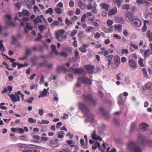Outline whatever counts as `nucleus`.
Returning a JSON list of instances; mask_svg holds the SVG:
<instances>
[{
  "label": "nucleus",
  "instance_id": "4468645a",
  "mask_svg": "<svg viewBox=\"0 0 152 152\" xmlns=\"http://www.w3.org/2000/svg\"><path fill=\"white\" fill-rule=\"evenodd\" d=\"M139 126L141 130L144 131L147 129L148 126L147 124L143 123L140 124Z\"/></svg>",
  "mask_w": 152,
  "mask_h": 152
},
{
  "label": "nucleus",
  "instance_id": "09e8293b",
  "mask_svg": "<svg viewBox=\"0 0 152 152\" xmlns=\"http://www.w3.org/2000/svg\"><path fill=\"white\" fill-rule=\"evenodd\" d=\"M113 23V21L110 19L108 20L107 22V24L109 26H111Z\"/></svg>",
  "mask_w": 152,
  "mask_h": 152
},
{
  "label": "nucleus",
  "instance_id": "cd10ccee",
  "mask_svg": "<svg viewBox=\"0 0 152 152\" xmlns=\"http://www.w3.org/2000/svg\"><path fill=\"white\" fill-rule=\"evenodd\" d=\"M65 133L64 131H60L57 133V137L59 138H63L64 137V135Z\"/></svg>",
  "mask_w": 152,
  "mask_h": 152
},
{
  "label": "nucleus",
  "instance_id": "f03ea898",
  "mask_svg": "<svg viewBox=\"0 0 152 152\" xmlns=\"http://www.w3.org/2000/svg\"><path fill=\"white\" fill-rule=\"evenodd\" d=\"M6 18L5 22L7 26H15V25L14 23L11 20V17L10 15H6L4 16Z\"/></svg>",
  "mask_w": 152,
  "mask_h": 152
},
{
  "label": "nucleus",
  "instance_id": "c756f323",
  "mask_svg": "<svg viewBox=\"0 0 152 152\" xmlns=\"http://www.w3.org/2000/svg\"><path fill=\"white\" fill-rule=\"evenodd\" d=\"M65 78L68 81H70L73 79V76L71 74H67L65 76Z\"/></svg>",
  "mask_w": 152,
  "mask_h": 152
},
{
  "label": "nucleus",
  "instance_id": "f704fd0d",
  "mask_svg": "<svg viewBox=\"0 0 152 152\" xmlns=\"http://www.w3.org/2000/svg\"><path fill=\"white\" fill-rule=\"evenodd\" d=\"M28 64L27 63H25L24 64H20L19 63H17V65L18 66V69H19L25 66H28Z\"/></svg>",
  "mask_w": 152,
  "mask_h": 152
},
{
  "label": "nucleus",
  "instance_id": "9d476101",
  "mask_svg": "<svg viewBox=\"0 0 152 152\" xmlns=\"http://www.w3.org/2000/svg\"><path fill=\"white\" fill-rule=\"evenodd\" d=\"M69 71L71 72L77 74H81L84 72L83 69H82L76 68L74 69L72 67L70 68Z\"/></svg>",
  "mask_w": 152,
  "mask_h": 152
},
{
  "label": "nucleus",
  "instance_id": "603ef678",
  "mask_svg": "<svg viewBox=\"0 0 152 152\" xmlns=\"http://www.w3.org/2000/svg\"><path fill=\"white\" fill-rule=\"evenodd\" d=\"M83 32L82 31H80L79 32L78 34L77 35V37L80 39V40L83 37Z\"/></svg>",
  "mask_w": 152,
  "mask_h": 152
},
{
  "label": "nucleus",
  "instance_id": "79ce46f5",
  "mask_svg": "<svg viewBox=\"0 0 152 152\" xmlns=\"http://www.w3.org/2000/svg\"><path fill=\"white\" fill-rule=\"evenodd\" d=\"M38 28L41 32H42L43 30L46 29V27L45 26L42 25L38 26Z\"/></svg>",
  "mask_w": 152,
  "mask_h": 152
},
{
  "label": "nucleus",
  "instance_id": "ea45409f",
  "mask_svg": "<svg viewBox=\"0 0 152 152\" xmlns=\"http://www.w3.org/2000/svg\"><path fill=\"white\" fill-rule=\"evenodd\" d=\"M148 1L145 0H137L136 3L138 5H140L141 4L146 3Z\"/></svg>",
  "mask_w": 152,
  "mask_h": 152
},
{
  "label": "nucleus",
  "instance_id": "20e7f679",
  "mask_svg": "<svg viewBox=\"0 0 152 152\" xmlns=\"http://www.w3.org/2000/svg\"><path fill=\"white\" fill-rule=\"evenodd\" d=\"M78 107L84 113L85 115H87L89 113V110L87 107L83 104L80 103Z\"/></svg>",
  "mask_w": 152,
  "mask_h": 152
},
{
  "label": "nucleus",
  "instance_id": "de8ad7c7",
  "mask_svg": "<svg viewBox=\"0 0 152 152\" xmlns=\"http://www.w3.org/2000/svg\"><path fill=\"white\" fill-rule=\"evenodd\" d=\"M143 59L140 58L139 59L138 61L139 64L142 67H143L144 66V65L143 63Z\"/></svg>",
  "mask_w": 152,
  "mask_h": 152
},
{
  "label": "nucleus",
  "instance_id": "9b49d317",
  "mask_svg": "<svg viewBox=\"0 0 152 152\" xmlns=\"http://www.w3.org/2000/svg\"><path fill=\"white\" fill-rule=\"evenodd\" d=\"M15 95L14 94L10 95L9 94L10 97L12 101L13 102H16L17 101H20V97L19 96L16 94V93H15Z\"/></svg>",
  "mask_w": 152,
  "mask_h": 152
},
{
  "label": "nucleus",
  "instance_id": "6ab92c4d",
  "mask_svg": "<svg viewBox=\"0 0 152 152\" xmlns=\"http://www.w3.org/2000/svg\"><path fill=\"white\" fill-rule=\"evenodd\" d=\"M117 12V9L116 8H114L110 9L108 13V14L110 15H113L115 14Z\"/></svg>",
  "mask_w": 152,
  "mask_h": 152
},
{
  "label": "nucleus",
  "instance_id": "a19ab883",
  "mask_svg": "<svg viewBox=\"0 0 152 152\" xmlns=\"http://www.w3.org/2000/svg\"><path fill=\"white\" fill-rule=\"evenodd\" d=\"M147 36L148 38H149V41L151 42H152V37H151L150 35V30H148L147 32Z\"/></svg>",
  "mask_w": 152,
  "mask_h": 152
},
{
  "label": "nucleus",
  "instance_id": "393cba45",
  "mask_svg": "<svg viewBox=\"0 0 152 152\" xmlns=\"http://www.w3.org/2000/svg\"><path fill=\"white\" fill-rule=\"evenodd\" d=\"M115 30L118 31V32H120L122 29V25L121 24H115L114 26Z\"/></svg>",
  "mask_w": 152,
  "mask_h": 152
},
{
  "label": "nucleus",
  "instance_id": "4d7b16f0",
  "mask_svg": "<svg viewBox=\"0 0 152 152\" xmlns=\"http://www.w3.org/2000/svg\"><path fill=\"white\" fill-rule=\"evenodd\" d=\"M65 23L68 25H69L72 23V22L68 18H66L65 19Z\"/></svg>",
  "mask_w": 152,
  "mask_h": 152
},
{
  "label": "nucleus",
  "instance_id": "f8f14e48",
  "mask_svg": "<svg viewBox=\"0 0 152 152\" xmlns=\"http://www.w3.org/2000/svg\"><path fill=\"white\" fill-rule=\"evenodd\" d=\"M127 148L130 150L133 151L136 147H138L136 145L135 143L133 142H130L127 145Z\"/></svg>",
  "mask_w": 152,
  "mask_h": 152
},
{
  "label": "nucleus",
  "instance_id": "72a5a7b5",
  "mask_svg": "<svg viewBox=\"0 0 152 152\" xmlns=\"http://www.w3.org/2000/svg\"><path fill=\"white\" fill-rule=\"evenodd\" d=\"M27 145L26 144L22 143H18L16 145L17 147L20 148H26L27 147Z\"/></svg>",
  "mask_w": 152,
  "mask_h": 152
},
{
  "label": "nucleus",
  "instance_id": "338daca9",
  "mask_svg": "<svg viewBox=\"0 0 152 152\" xmlns=\"http://www.w3.org/2000/svg\"><path fill=\"white\" fill-rule=\"evenodd\" d=\"M130 45L133 48H134V49H135V50H137L138 48V47L137 45L132 43H130Z\"/></svg>",
  "mask_w": 152,
  "mask_h": 152
},
{
  "label": "nucleus",
  "instance_id": "c9c22d12",
  "mask_svg": "<svg viewBox=\"0 0 152 152\" xmlns=\"http://www.w3.org/2000/svg\"><path fill=\"white\" fill-rule=\"evenodd\" d=\"M150 51V50L149 49L145 51L144 53V55L145 58H146L150 56L149 54Z\"/></svg>",
  "mask_w": 152,
  "mask_h": 152
},
{
  "label": "nucleus",
  "instance_id": "f3484780",
  "mask_svg": "<svg viewBox=\"0 0 152 152\" xmlns=\"http://www.w3.org/2000/svg\"><path fill=\"white\" fill-rule=\"evenodd\" d=\"M33 21L35 25H37L39 23H43L42 19L39 18V17L38 16H37L35 19H34Z\"/></svg>",
  "mask_w": 152,
  "mask_h": 152
},
{
  "label": "nucleus",
  "instance_id": "ddd939ff",
  "mask_svg": "<svg viewBox=\"0 0 152 152\" xmlns=\"http://www.w3.org/2000/svg\"><path fill=\"white\" fill-rule=\"evenodd\" d=\"M85 68L88 70V73L91 74L93 72V70L94 69V66H91L88 65H87L85 66Z\"/></svg>",
  "mask_w": 152,
  "mask_h": 152
},
{
  "label": "nucleus",
  "instance_id": "bb28decb",
  "mask_svg": "<svg viewBox=\"0 0 152 152\" xmlns=\"http://www.w3.org/2000/svg\"><path fill=\"white\" fill-rule=\"evenodd\" d=\"M124 102V101L123 99L122 95L121 94H120L118 99V103L119 104H123Z\"/></svg>",
  "mask_w": 152,
  "mask_h": 152
},
{
  "label": "nucleus",
  "instance_id": "13d9d810",
  "mask_svg": "<svg viewBox=\"0 0 152 152\" xmlns=\"http://www.w3.org/2000/svg\"><path fill=\"white\" fill-rule=\"evenodd\" d=\"M18 128H14L12 127L11 129V131L13 132H17L18 133Z\"/></svg>",
  "mask_w": 152,
  "mask_h": 152
},
{
  "label": "nucleus",
  "instance_id": "c85d7f7f",
  "mask_svg": "<svg viewBox=\"0 0 152 152\" xmlns=\"http://www.w3.org/2000/svg\"><path fill=\"white\" fill-rule=\"evenodd\" d=\"M75 54L74 60H77L80 58V56L79 55V53L78 51L77 50H75Z\"/></svg>",
  "mask_w": 152,
  "mask_h": 152
},
{
  "label": "nucleus",
  "instance_id": "a211bd4d",
  "mask_svg": "<svg viewBox=\"0 0 152 152\" xmlns=\"http://www.w3.org/2000/svg\"><path fill=\"white\" fill-rule=\"evenodd\" d=\"M62 71H64L65 72H67V70L63 66H58L57 69V72H59Z\"/></svg>",
  "mask_w": 152,
  "mask_h": 152
},
{
  "label": "nucleus",
  "instance_id": "a18cd8bd",
  "mask_svg": "<svg viewBox=\"0 0 152 152\" xmlns=\"http://www.w3.org/2000/svg\"><path fill=\"white\" fill-rule=\"evenodd\" d=\"M92 138L95 140H97L96 134V130L94 131L93 133L91 134Z\"/></svg>",
  "mask_w": 152,
  "mask_h": 152
},
{
  "label": "nucleus",
  "instance_id": "774afa93",
  "mask_svg": "<svg viewBox=\"0 0 152 152\" xmlns=\"http://www.w3.org/2000/svg\"><path fill=\"white\" fill-rule=\"evenodd\" d=\"M113 121L115 125H119L120 122L116 118H114Z\"/></svg>",
  "mask_w": 152,
  "mask_h": 152
},
{
  "label": "nucleus",
  "instance_id": "49530a36",
  "mask_svg": "<svg viewBox=\"0 0 152 152\" xmlns=\"http://www.w3.org/2000/svg\"><path fill=\"white\" fill-rule=\"evenodd\" d=\"M110 65H111L112 68L114 69H116L119 65L115 62L113 63V62Z\"/></svg>",
  "mask_w": 152,
  "mask_h": 152
},
{
  "label": "nucleus",
  "instance_id": "58836bf2",
  "mask_svg": "<svg viewBox=\"0 0 152 152\" xmlns=\"http://www.w3.org/2000/svg\"><path fill=\"white\" fill-rule=\"evenodd\" d=\"M33 10L35 13L38 14L40 12L39 9L37 6L36 5H35L34 6Z\"/></svg>",
  "mask_w": 152,
  "mask_h": 152
},
{
  "label": "nucleus",
  "instance_id": "37998d69",
  "mask_svg": "<svg viewBox=\"0 0 152 152\" xmlns=\"http://www.w3.org/2000/svg\"><path fill=\"white\" fill-rule=\"evenodd\" d=\"M133 151V152H142V150L140 147H138L135 148Z\"/></svg>",
  "mask_w": 152,
  "mask_h": 152
},
{
  "label": "nucleus",
  "instance_id": "680f3d73",
  "mask_svg": "<svg viewBox=\"0 0 152 152\" xmlns=\"http://www.w3.org/2000/svg\"><path fill=\"white\" fill-rule=\"evenodd\" d=\"M79 49L82 53H85L87 51L86 49L83 47L79 48Z\"/></svg>",
  "mask_w": 152,
  "mask_h": 152
},
{
  "label": "nucleus",
  "instance_id": "412c9836",
  "mask_svg": "<svg viewBox=\"0 0 152 152\" xmlns=\"http://www.w3.org/2000/svg\"><path fill=\"white\" fill-rule=\"evenodd\" d=\"M115 22L117 23L123 24L125 22L124 19L123 17H117L115 18Z\"/></svg>",
  "mask_w": 152,
  "mask_h": 152
},
{
  "label": "nucleus",
  "instance_id": "bf43d9fd",
  "mask_svg": "<svg viewBox=\"0 0 152 152\" xmlns=\"http://www.w3.org/2000/svg\"><path fill=\"white\" fill-rule=\"evenodd\" d=\"M94 28L93 27L88 26L87 27L86 30V31L88 32H90L92 30H93Z\"/></svg>",
  "mask_w": 152,
  "mask_h": 152
},
{
  "label": "nucleus",
  "instance_id": "6e6552de",
  "mask_svg": "<svg viewBox=\"0 0 152 152\" xmlns=\"http://www.w3.org/2000/svg\"><path fill=\"white\" fill-rule=\"evenodd\" d=\"M129 63L130 67L132 69L134 70L137 67V63L136 61L133 59H130L129 61Z\"/></svg>",
  "mask_w": 152,
  "mask_h": 152
},
{
  "label": "nucleus",
  "instance_id": "7ed1b4c3",
  "mask_svg": "<svg viewBox=\"0 0 152 152\" xmlns=\"http://www.w3.org/2000/svg\"><path fill=\"white\" fill-rule=\"evenodd\" d=\"M78 81L80 83L91 84V80L88 77L82 76L78 78Z\"/></svg>",
  "mask_w": 152,
  "mask_h": 152
},
{
  "label": "nucleus",
  "instance_id": "b1692460",
  "mask_svg": "<svg viewBox=\"0 0 152 152\" xmlns=\"http://www.w3.org/2000/svg\"><path fill=\"white\" fill-rule=\"evenodd\" d=\"M100 6L102 7V8L105 9L106 11H108L109 6L107 4L104 3H101L100 4Z\"/></svg>",
  "mask_w": 152,
  "mask_h": 152
},
{
  "label": "nucleus",
  "instance_id": "6e6d98bb",
  "mask_svg": "<svg viewBox=\"0 0 152 152\" xmlns=\"http://www.w3.org/2000/svg\"><path fill=\"white\" fill-rule=\"evenodd\" d=\"M31 53V51L30 49L28 48H26V51L25 56L27 57V56L29 55Z\"/></svg>",
  "mask_w": 152,
  "mask_h": 152
},
{
  "label": "nucleus",
  "instance_id": "5701e85b",
  "mask_svg": "<svg viewBox=\"0 0 152 152\" xmlns=\"http://www.w3.org/2000/svg\"><path fill=\"white\" fill-rule=\"evenodd\" d=\"M48 88L47 89H46L45 88L44 89L43 91L41 92L40 94L41 96L42 97L45 96L47 95V94H49V93L48 91Z\"/></svg>",
  "mask_w": 152,
  "mask_h": 152
},
{
  "label": "nucleus",
  "instance_id": "c03bdc74",
  "mask_svg": "<svg viewBox=\"0 0 152 152\" xmlns=\"http://www.w3.org/2000/svg\"><path fill=\"white\" fill-rule=\"evenodd\" d=\"M54 11L56 13L58 14H61L62 12L61 8H56L54 9Z\"/></svg>",
  "mask_w": 152,
  "mask_h": 152
},
{
  "label": "nucleus",
  "instance_id": "e2e57ef3",
  "mask_svg": "<svg viewBox=\"0 0 152 152\" xmlns=\"http://www.w3.org/2000/svg\"><path fill=\"white\" fill-rule=\"evenodd\" d=\"M22 13L24 15L26 16H28L29 15V12L27 10H23L22 12Z\"/></svg>",
  "mask_w": 152,
  "mask_h": 152
},
{
  "label": "nucleus",
  "instance_id": "a878e982",
  "mask_svg": "<svg viewBox=\"0 0 152 152\" xmlns=\"http://www.w3.org/2000/svg\"><path fill=\"white\" fill-rule=\"evenodd\" d=\"M78 4L82 10H84L85 7V4L81 0L78 1Z\"/></svg>",
  "mask_w": 152,
  "mask_h": 152
},
{
  "label": "nucleus",
  "instance_id": "7c9ffc66",
  "mask_svg": "<svg viewBox=\"0 0 152 152\" xmlns=\"http://www.w3.org/2000/svg\"><path fill=\"white\" fill-rule=\"evenodd\" d=\"M51 48L52 50L57 55H59V53L58 52L57 50H56V47L55 45H51Z\"/></svg>",
  "mask_w": 152,
  "mask_h": 152
},
{
  "label": "nucleus",
  "instance_id": "0eeeda50",
  "mask_svg": "<svg viewBox=\"0 0 152 152\" xmlns=\"http://www.w3.org/2000/svg\"><path fill=\"white\" fill-rule=\"evenodd\" d=\"M144 91L149 90L148 93L151 95L152 94V84L151 83H148L145 85L143 87Z\"/></svg>",
  "mask_w": 152,
  "mask_h": 152
},
{
  "label": "nucleus",
  "instance_id": "dca6fc26",
  "mask_svg": "<svg viewBox=\"0 0 152 152\" xmlns=\"http://www.w3.org/2000/svg\"><path fill=\"white\" fill-rule=\"evenodd\" d=\"M113 58V56L112 55H110L105 57V59L107 61H108V65L109 66L111 64L112 62V59Z\"/></svg>",
  "mask_w": 152,
  "mask_h": 152
},
{
  "label": "nucleus",
  "instance_id": "473e14b6",
  "mask_svg": "<svg viewBox=\"0 0 152 152\" xmlns=\"http://www.w3.org/2000/svg\"><path fill=\"white\" fill-rule=\"evenodd\" d=\"M113 1L117 4L118 7L119 8L121 6V4L123 1V0H113Z\"/></svg>",
  "mask_w": 152,
  "mask_h": 152
},
{
  "label": "nucleus",
  "instance_id": "2eb2a0df",
  "mask_svg": "<svg viewBox=\"0 0 152 152\" xmlns=\"http://www.w3.org/2000/svg\"><path fill=\"white\" fill-rule=\"evenodd\" d=\"M100 111L102 113V115L107 119L109 117V114L108 112L104 110V109L102 107H100L99 109Z\"/></svg>",
  "mask_w": 152,
  "mask_h": 152
},
{
  "label": "nucleus",
  "instance_id": "864d4df0",
  "mask_svg": "<svg viewBox=\"0 0 152 152\" xmlns=\"http://www.w3.org/2000/svg\"><path fill=\"white\" fill-rule=\"evenodd\" d=\"M42 38V36L40 33H38L37 36L35 39V41H40L41 39Z\"/></svg>",
  "mask_w": 152,
  "mask_h": 152
},
{
  "label": "nucleus",
  "instance_id": "3c124183",
  "mask_svg": "<svg viewBox=\"0 0 152 152\" xmlns=\"http://www.w3.org/2000/svg\"><path fill=\"white\" fill-rule=\"evenodd\" d=\"M34 99V97H31L27 99V101L29 103H31Z\"/></svg>",
  "mask_w": 152,
  "mask_h": 152
},
{
  "label": "nucleus",
  "instance_id": "0e129e2a",
  "mask_svg": "<svg viewBox=\"0 0 152 152\" xmlns=\"http://www.w3.org/2000/svg\"><path fill=\"white\" fill-rule=\"evenodd\" d=\"M47 62L44 61L43 62L40 63L39 65L40 66H46Z\"/></svg>",
  "mask_w": 152,
  "mask_h": 152
},
{
  "label": "nucleus",
  "instance_id": "aec40b11",
  "mask_svg": "<svg viewBox=\"0 0 152 152\" xmlns=\"http://www.w3.org/2000/svg\"><path fill=\"white\" fill-rule=\"evenodd\" d=\"M56 38L58 40L61 41L63 40V38L66 37V35L59 34L58 33L57 34H56Z\"/></svg>",
  "mask_w": 152,
  "mask_h": 152
},
{
  "label": "nucleus",
  "instance_id": "69168bd1",
  "mask_svg": "<svg viewBox=\"0 0 152 152\" xmlns=\"http://www.w3.org/2000/svg\"><path fill=\"white\" fill-rule=\"evenodd\" d=\"M142 70L145 77H147L148 75L146 69L144 68H143L142 69Z\"/></svg>",
  "mask_w": 152,
  "mask_h": 152
},
{
  "label": "nucleus",
  "instance_id": "1a4fd4ad",
  "mask_svg": "<svg viewBox=\"0 0 152 152\" xmlns=\"http://www.w3.org/2000/svg\"><path fill=\"white\" fill-rule=\"evenodd\" d=\"M58 140L57 138L54 139V140H51L50 142V146L53 148H56L59 146L58 143Z\"/></svg>",
  "mask_w": 152,
  "mask_h": 152
},
{
  "label": "nucleus",
  "instance_id": "5fc2aeb1",
  "mask_svg": "<svg viewBox=\"0 0 152 152\" xmlns=\"http://www.w3.org/2000/svg\"><path fill=\"white\" fill-rule=\"evenodd\" d=\"M2 41H1V44H0V50L4 52L5 50V49L2 43Z\"/></svg>",
  "mask_w": 152,
  "mask_h": 152
},
{
  "label": "nucleus",
  "instance_id": "8fccbe9b",
  "mask_svg": "<svg viewBox=\"0 0 152 152\" xmlns=\"http://www.w3.org/2000/svg\"><path fill=\"white\" fill-rule=\"evenodd\" d=\"M113 30V26H110V28L108 29H107V31H104V32L106 33H109L112 32Z\"/></svg>",
  "mask_w": 152,
  "mask_h": 152
},
{
  "label": "nucleus",
  "instance_id": "423d86ee",
  "mask_svg": "<svg viewBox=\"0 0 152 152\" xmlns=\"http://www.w3.org/2000/svg\"><path fill=\"white\" fill-rule=\"evenodd\" d=\"M125 18L127 22H131L132 21L134 18L133 14L132 13L127 12L126 14Z\"/></svg>",
  "mask_w": 152,
  "mask_h": 152
},
{
  "label": "nucleus",
  "instance_id": "f257e3e1",
  "mask_svg": "<svg viewBox=\"0 0 152 152\" xmlns=\"http://www.w3.org/2000/svg\"><path fill=\"white\" fill-rule=\"evenodd\" d=\"M138 140L141 144L146 145L148 146H152V141L149 140H146L145 137L142 135L138 136Z\"/></svg>",
  "mask_w": 152,
  "mask_h": 152
},
{
  "label": "nucleus",
  "instance_id": "e433bc0d",
  "mask_svg": "<svg viewBox=\"0 0 152 152\" xmlns=\"http://www.w3.org/2000/svg\"><path fill=\"white\" fill-rule=\"evenodd\" d=\"M53 13V10L52 8H50L48 9V10H46L45 11V13L46 14H48L49 13L52 15Z\"/></svg>",
  "mask_w": 152,
  "mask_h": 152
},
{
  "label": "nucleus",
  "instance_id": "4be33fe9",
  "mask_svg": "<svg viewBox=\"0 0 152 152\" xmlns=\"http://www.w3.org/2000/svg\"><path fill=\"white\" fill-rule=\"evenodd\" d=\"M84 99L86 101H91L92 99V96L91 94H88L86 96V95H83Z\"/></svg>",
  "mask_w": 152,
  "mask_h": 152
},
{
  "label": "nucleus",
  "instance_id": "2f4dec72",
  "mask_svg": "<svg viewBox=\"0 0 152 152\" xmlns=\"http://www.w3.org/2000/svg\"><path fill=\"white\" fill-rule=\"evenodd\" d=\"M114 62L117 64L118 65H119L120 63V58L118 56H115L114 59Z\"/></svg>",
  "mask_w": 152,
  "mask_h": 152
},
{
  "label": "nucleus",
  "instance_id": "39448f33",
  "mask_svg": "<svg viewBox=\"0 0 152 152\" xmlns=\"http://www.w3.org/2000/svg\"><path fill=\"white\" fill-rule=\"evenodd\" d=\"M141 23V20L137 18H134L131 22L132 26L135 27H140Z\"/></svg>",
  "mask_w": 152,
  "mask_h": 152
},
{
  "label": "nucleus",
  "instance_id": "4c0bfd02",
  "mask_svg": "<svg viewBox=\"0 0 152 152\" xmlns=\"http://www.w3.org/2000/svg\"><path fill=\"white\" fill-rule=\"evenodd\" d=\"M19 139L25 141H27L28 140V139L26 136L25 135H23L19 136Z\"/></svg>",
  "mask_w": 152,
  "mask_h": 152
},
{
  "label": "nucleus",
  "instance_id": "052dcab7",
  "mask_svg": "<svg viewBox=\"0 0 152 152\" xmlns=\"http://www.w3.org/2000/svg\"><path fill=\"white\" fill-rule=\"evenodd\" d=\"M28 121L31 123H36V120H34L32 118H30L28 119Z\"/></svg>",
  "mask_w": 152,
  "mask_h": 152
}]
</instances>
